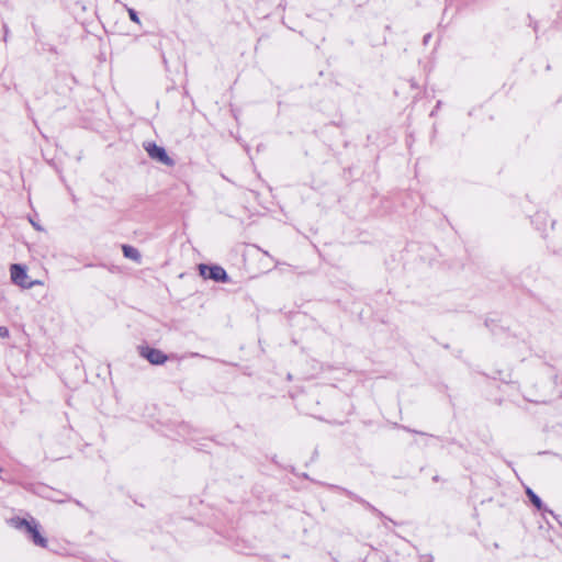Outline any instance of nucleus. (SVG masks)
I'll use <instances>...</instances> for the list:
<instances>
[{"label": "nucleus", "instance_id": "nucleus-15", "mask_svg": "<svg viewBox=\"0 0 562 562\" xmlns=\"http://www.w3.org/2000/svg\"><path fill=\"white\" fill-rule=\"evenodd\" d=\"M432 480H434V481H438V480H439L438 475H435V476L432 477Z\"/></svg>", "mask_w": 562, "mask_h": 562}, {"label": "nucleus", "instance_id": "nucleus-2", "mask_svg": "<svg viewBox=\"0 0 562 562\" xmlns=\"http://www.w3.org/2000/svg\"><path fill=\"white\" fill-rule=\"evenodd\" d=\"M199 271L204 279H210L215 282H227L229 279L225 269L217 265L209 266L201 263L199 266Z\"/></svg>", "mask_w": 562, "mask_h": 562}, {"label": "nucleus", "instance_id": "nucleus-9", "mask_svg": "<svg viewBox=\"0 0 562 562\" xmlns=\"http://www.w3.org/2000/svg\"><path fill=\"white\" fill-rule=\"evenodd\" d=\"M128 16L130 19L135 22V23H139V18H138V14L137 12L134 10V9H128Z\"/></svg>", "mask_w": 562, "mask_h": 562}, {"label": "nucleus", "instance_id": "nucleus-6", "mask_svg": "<svg viewBox=\"0 0 562 562\" xmlns=\"http://www.w3.org/2000/svg\"><path fill=\"white\" fill-rule=\"evenodd\" d=\"M346 496L352 498L353 501H356L357 503L363 505L366 508H368L369 510L375 513L376 515L379 516H382V513L380 510H378L373 505H371L369 502H367L366 499H363L362 497H360L359 495L355 494L353 492L349 491V490H346V488H342V487H338Z\"/></svg>", "mask_w": 562, "mask_h": 562}, {"label": "nucleus", "instance_id": "nucleus-11", "mask_svg": "<svg viewBox=\"0 0 562 562\" xmlns=\"http://www.w3.org/2000/svg\"><path fill=\"white\" fill-rule=\"evenodd\" d=\"M420 562H434V558L430 554L423 555Z\"/></svg>", "mask_w": 562, "mask_h": 562}, {"label": "nucleus", "instance_id": "nucleus-12", "mask_svg": "<svg viewBox=\"0 0 562 562\" xmlns=\"http://www.w3.org/2000/svg\"><path fill=\"white\" fill-rule=\"evenodd\" d=\"M30 222L36 231H43V227L38 223L34 222L33 220H30Z\"/></svg>", "mask_w": 562, "mask_h": 562}, {"label": "nucleus", "instance_id": "nucleus-14", "mask_svg": "<svg viewBox=\"0 0 562 562\" xmlns=\"http://www.w3.org/2000/svg\"><path fill=\"white\" fill-rule=\"evenodd\" d=\"M3 30H4V42H7V37H8V33H9V29L7 26V24H3Z\"/></svg>", "mask_w": 562, "mask_h": 562}, {"label": "nucleus", "instance_id": "nucleus-13", "mask_svg": "<svg viewBox=\"0 0 562 562\" xmlns=\"http://www.w3.org/2000/svg\"><path fill=\"white\" fill-rule=\"evenodd\" d=\"M430 37H431V34H429V33H428V34H426V35L424 36L423 42H424V44H425V45H427V44H428V42H429Z\"/></svg>", "mask_w": 562, "mask_h": 562}, {"label": "nucleus", "instance_id": "nucleus-1", "mask_svg": "<svg viewBox=\"0 0 562 562\" xmlns=\"http://www.w3.org/2000/svg\"><path fill=\"white\" fill-rule=\"evenodd\" d=\"M10 522L15 529L25 531L34 544L41 548L47 547V539L41 535L38 525L34 519L27 520L25 518L14 517Z\"/></svg>", "mask_w": 562, "mask_h": 562}, {"label": "nucleus", "instance_id": "nucleus-3", "mask_svg": "<svg viewBox=\"0 0 562 562\" xmlns=\"http://www.w3.org/2000/svg\"><path fill=\"white\" fill-rule=\"evenodd\" d=\"M144 148L151 159L168 167H172L175 165V160L168 156L166 149L161 146H158L156 143L148 142L144 144Z\"/></svg>", "mask_w": 562, "mask_h": 562}, {"label": "nucleus", "instance_id": "nucleus-10", "mask_svg": "<svg viewBox=\"0 0 562 562\" xmlns=\"http://www.w3.org/2000/svg\"><path fill=\"white\" fill-rule=\"evenodd\" d=\"M0 336L2 338H8L9 337V329L4 326H0Z\"/></svg>", "mask_w": 562, "mask_h": 562}, {"label": "nucleus", "instance_id": "nucleus-4", "mask_svg": "<svg viewBox=\"0 0 562 562\" xmlns=\"http://www.w3.org/2000/svg\"><path fill=\"white\" fill-rule=\"evenodd\" d=\"M10 273H11L12 282L23 289H31L35 284L34 281H29L26 268L23 265H20V263L11 265Z\"/></svg>", "mask_w": 562, "mask_h": 562}, {"label": "nucleus", "instance_id": "nucleus-5", "mask_svg": "<svg viewBox=\"0 0 562 562\" xmlns=\"http://www.w3.org/2000/svg\"><path fill=\"white\" fill-rule=\"evenodd\" d=\"M140 355L151 364H162L168 359L167 355H165L161 350L150 347H143L140 349Z\"/></svg>", "mask_w": 562, "mask_h": 562}, {"label": "nucleus", "instance_id": "nucleus-8", "mask_svg": "<svg viewBox=\"0 0 562 562\" xmlns=\"http://www.w3.org/2000/svg\"><path fill=\"white\" fill-rule=\"evenodd\" d=\"M526 494H527L529 501L531 502V504L537 509H539V510L542 509L543 503H542L541 498L530 487H527Z\"/></svg>", "mask_w": 562, "mask_h": 562}, {"label": "nucleus", "instance_id": "nucleus-7", "mask_svg": "<svg viewBox=\"0 0 562 562\" xmlns=\"http://www.w3.org/2000/svg\"><path fill=\"white\" fill-rule=\"evenodd\" d=\"M122 250L125 258L135 262H140L142 256L137 248L130 245H123Z\"/></svg>", "mask_w": 562, "mask_h": 562}]
</instances>
